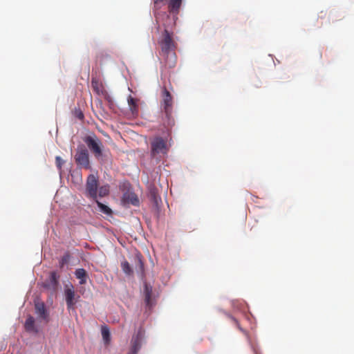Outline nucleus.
I'll list each match as a JSON object with an SVG mask.
<instances>
[{"mask_svg":"<svg viewBox=\"0 0 354 354\" xmlns=\"http://www.w3.org/2000/svg\"><path fill=\"white\" fill-rule=\"evenodd\" d=\"M163 26L165 29L158 40L160 46V55L164 59L165 66L172 68L175 67L177 62L175 53L177 44L173 38L174 32L169 31V25L163 24Z\"/></svg>","mask_w":354,"mask_h":354,"instance_id":"f257e3e1","label":"nucleus"},{"mask_svg":"<svg viewBox=\"0 0 354 354\" xmlns=\"http://www.w3.org/2000/svg\"><path fill=\"white\" fill-rule=\"evenodd\" d=\"M162 101L161 106L165 114V124L167 127H171L174 124V120L173 118V100L171 93L167 89L164 87L162 93Z\"/></svg>","mask_w":354,"mask_h":354,"instance_id":"f03ea898","label":"nucleus"},{"mask_svg":"<svg viewBox=\"0 0 354 354\" xmlns=\"http://www.w3.org/2000/svg\"><path fill=\"white\" fill-rule=\"evenodd\" d=\"M182 1L183 0H153V10L155 17L157 20L159 19L160 10L162 6H165L167 3L169 12L178 15Z\"/></svg>","mask_w":354,"mask_h":354,"instance_id":"7ed1b4c3","label":"nucleus"},{"mask_svg":"<svg viewBox=\"0 0 354 354\" xmlns=\"http://www.w3.org/2000/svg\"><path fill=\"white\" fill-rule=\"evenodd\" d=\"M151 147V156L155 158L161 157V155L167 154L168 151L166 141L160 137H156L152 140Z\"/></svg>","mask_w":354,"mask_h":354,"instance_id":"20e7f679","label":"nucleus"},{"mask_svg":"<svg viewBox=\"0 0 354 354\" xmlns=\"http://www.w3.org/2000/svg\"><path fill=\"white\" fill-rule=\"evenodd\" d=\"M74 158L80 168L86 169L91 168L88 151L84 146L82 145L77 147Z\"/></svg>","mask_w":354,"mask_h":354,"instance_id":"39448f33","label":"nucleus"},{"mask_svg":"<svg viewBox=\"0 0 354 354\" xmlns=\"http://www.w3.org/2000/svg\"><path fill=\"white\" fill-rule=\"evenodd\" d=\"M64 296L68 310H75V304L78 302L80 297L75 294L72 284L65 286Z\"/></svg>","mask_w":354,"mask_h":354,"instance_id":"423d86ee","label":"nucleus"},{"mask_svg":"<svg viewBox=\"0 0 354 354\" xmlns=\"http://www.w3.org/2000/svg\"><path fill=\"white\" fill-rule=\"evenodd\" d=\"M87 147L96 158L102 156L103 145L96 136H87L84 139Z\"/></svg>","mask_w":354,"mask_h":354,"instance_id":"0eeeda50","label":"nucleus"},{"mask_svg":"<svg viewBox=\"0 0 354 354\" xmlns=\"http://www.w3.org/2000/svg\"><path fill=\"white\" fill-rule=\"evenodd\" d=\"M98 180L93 174H90L86 180V192L88 197L93 200L97 198Z\"/></svg>","mask_w":354,"mask_h":354,"instance_id":"6e6552de","label":"nucleus"},{"mask_svg":"<svg viewBox=\"0 0 354 354\" xmlns=\"http://www.w3.org/2000/svg\"><path fill=\"white\" fill-rule=\"evenodd\" d=\"M59 276L55 272H52L49 279L44 282V287L52 292H56L59 286Z\"/></svg>","mask_w":354,"mask_h":354,"instance_id":"1a4fd4ad","label":"nucleus"},{"mask_svg":"<svg viewBox=\"0 0 354 354\" xmlns=\"http://www.w3.org/2000/svg\"><path fill=\"white\" fill-rule=\"evenodd\" d=\"M127 102L132 115L137 116L139 113L140 100L129 95L127 97Z\"/></svg>","mask_w":354,"mask_h":354,"instance_id":"9d476101","label":"nucleus"},{"mask_svg":"<svg viewBox=\"0 0 354 354\" xmlns=\"http://www.w3.org/2000/svg\"><path fill=\"white\" fill-rule=\"evenodd\" d=\"M122 201L125 204H131L134 206L139 205V199L137 195L133 192H126L122 197Z\"/></svg>","mask_w":354,"mask_h":354,"instance_id":"9b49d317","label":"nucleus"},{"mask_svg":"<svg viewBox=\"0 0 354 354\" xmlns=\"http://www.w3.org/2000/svg\"><path fill=\"white\" fill-rule=\"evenodd\" d=\"M35 312L43 319L48 320V315L46 310L45 304L43 302H37L35 304Z\"/></svg>","mask_w":354,"mask_h":354,"instance_id":"f8f14e48","label":"nucleus"},{"mask_svg":"<svg viewBox=\"0 0 354 354\" xmlns=\"http://www.w3.org/2000/svg\"><path fill=\"white\" fill-rule=\"evenodd\" d=\"M144 295H145V301L146 305L149 307L152 306L151 302V295H152V286L149 284L145 283L144 287Z\"/></svg>","mask_w":354,"mask_h":354,"instance_id":"ddd939ff","label":"nucleus"},{"mask_svg":"<svg viewBox=\"0 0 354 354\" xmlns=\"http://www.w3.org/2000/svg\"><path fill=\"white\" fill-rule=\"evenodd\" d=\"M24 328H25V330L29 333H37L38 332V330L37 329V328L35 326V319L32 316H29L26 319L25 324H24Z\"/></svg>","mask_w":354,"mask_h":354,"instance_id":"4468645a","label":"nucleus"},{"mask_svg":"<svg viewBox=\"0 0 354 354\" xmlns=\"http://www.w3.org/2000/svg\"><path fill=\"white\" fill-rule=\"evenodd\" d=\"M141 347V342L138 336L131 340V350L127 354H137Z\"/></svg>","mask_w":354,"mask_h":354,"instance_id":"2eb2a0df","label":"nucleus"},{"mask_svg":"<svg viewBox=\"0 0 354 354\" xmlns=\"http://www.w3.org/2000/svg\"><path fill=\"white\" fill-rule=\"evenodd\" d=\"M75 277L79 279L80 284L83 285L86 283L87 273L83 268H78L75 272Z\"/></svg>","mask_w":354,"mask_h":354,"instance_id":"dca6fc26","label":"nucleus"},{"mask_svg":"<svg viewBox=\"0 0 354 354\" xmlns=\"http://www.w3.org/2000/svg\"><path fill=\"white\" fill-rule=\"evenodd\" d=\"M94 201H95L98 208L100 209V211L102 213H103V214H106L107 216L112 215L113 211H112V209L109 207H108L106 205H104V204L102 203L101 202H100L97 200V198L94 200Z\"/></svg>","mask_w":354,"mask_h":354,"instance_id":"f3484780","label":"nucleus"},{"mask_svg":"<svg viewBox=\"0 0 354 354\" xmlns=\"http://www.w3.org/2000/svg\"><path fill=\"white\" fill-rule=\"evenodd\" d=\"M101 333L102 335V338L106 344H109L111 341V334L109 331V328L107 326H102L101 328Z\"/></svg>","mask_w":354,"mask_h":354,"instance_id":"a211bd4d","label":"nucleus"},{"mask_svg":"<svg viewBox=\"0 0 354 354\" xmlns=\"http://www.w3.org/2000/svg\"><path fill=\"white\" fill-rule=\"evenodd\" d=\"M121 268L122 271L127 275H131L133 274V270L129 263H128V261H127L126 260L121 263Z\"/></svg>","mask_w":354,"mask_h":354,"instance_id":"6ab92c4d","label":"nucleus"},{"mask_svg":"<svg viewBox=\"0 0 354 354\" xmlns=\"http://www.w3.org/2000/svg\"><path fill=\"white\" fill-rule=\"evenodd\" d=\"M97 194L100 197H104L109 194V186L108 185H102L97 189Z\"/></svg>","mask_w":354,"mask_h":354,"instance_id":"aec40b11","label":"nucleus"},{"mask_svg":"<svg viewBox=\"0 0 354 354\" xmlns=\"http://www.w3.org/2000/svg\"><path fill=\"white\" fill-rule=\"evenodd\" d=\"M71 254L68 252H66L61 258L59 261V267L61 268H64V266L68 263L71 259Z\"/></svg>","mask_w":354,"mask_h":354,"instance_id":"412c9836","label":"nucleus"},{"mask_svg":"<svg viewBox=\"0 0 354 354\" xmlns=\"http://www.w3.org/2000/svg\"><path fill=\"white\" fill-rule=\"evenodd\" d=\"M55 162H56V166H57V167L59 170H61V169H62V165H63V164H64V161L62 159V158H61V157H59V156H56V158H55Z\"/></svg>","mask_w":354,"mask_h":354,"instance_id":"4be33fe9","label":"nucleus"},{"mask_svg":"<svg viewBox=\"0 0 354 354\" xmlns=\"http://www.w3.org/2000/svg\"><path fill=\"white\" fill-rule=\"evenodd\" d=\"M138 263H139V266H140V272H143V270H144V265H143V263L141 260L140 258H138Z\"/></svg>","mask_w":354,"mask_h":354,"instance_id":"5701e85b","label":"nucleus"},{"mask_svg":"<svg viewBox=\"0 0 354 354\" xmlns=\"http://www.w3.org/2000/svg\"><path fill=\"white\" fill-rule=\"evenodd\" d=\"M77 117L80 119V120H82L84 118V114L82 111H79L77 113Z\"/></svg>","mask_w":354,"mask_h":354,"instance_id":"b1692460","label":"nucleus"},{"mask_svg":"<svg viewBox=\"0 0 354 354\" xmlns=\"http://www.w3.org/2000/svg\"><path fill=\"white\" fill-rule=\"evenodd\" d=\"M232 320L234 322L235 324L237 326V327L241 330H243L242 328L240 327L239 326V322L234 319V318H232Z\"/></svg>","mask_w":354,"mask_h":354,"instance_id":"393cba45","label":"nucleus"},{"mask_svg":"<svg viewBox=\"0 0 354 354\" xmlns=\"http://www.w3.org/2000/svg\"><path fill=\"white\" fill-rule=\"evenodd\" d=\"M164 15H165L167 19L170 20V17L169 15L166 14V12H164Z\"/></svg>","mask_w":354,"mask_h":354,"instance_id":"a878e982","label":"nucleus"},{"mask_svg":"<svg viewBox=\"0 0 354 354\" xmlns=\"http://www.w3.org/2000/svg\"><path fill=\"white\" fill-rule=\"evenodd\" d=\"M153 198L156 201V198L155 195L153 196Z\"/></svg>","mask_w":354,"mask_h":354,"instance_id":"bb28decb","label":"nucleus"}]
</instances>
